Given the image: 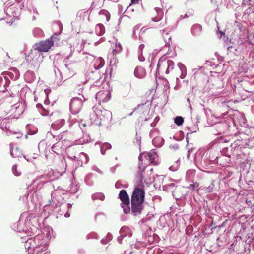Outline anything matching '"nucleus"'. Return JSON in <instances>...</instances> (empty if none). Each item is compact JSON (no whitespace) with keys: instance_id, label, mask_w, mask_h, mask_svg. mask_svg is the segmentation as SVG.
Returning a JSON list of instances; mask_svg holds the SVG:
<instances>
[{"instance_id":"obj_1","label":"nucleus","mask_w":254,"mask_h":254,"mask_svg":"<svg viewBox=\"0 0 254 254\" xmlns=\"http://www.w3.org/2000/svg\"><path fill=\"white\" fill-rule=\"evenodd\" d=\"M112 117L111 111L101 110L99 106L93 107L90 112L91 123L97 126H108L112 120Z\"/></svg>"},{"instance_id":"obj_2","label":"nucleus","mask_w":254,"mask_h":254,"mask_svg":"<svg viewBox=\"0 0 254 254\" xmlns=\"http://www.w3.org/2000/svg\"><path fill=\"white\" fill-rule=\"evenodd\" d=\"M143 158V155L140 154L138 157L139 163L138 166V171L137 172V174L136 175V186L135 188H140L144 189V184L145 183L148 184L149 183V181L151 182L152 180H154V178H152L153 179H152L151 177H145L146 175H151L153 171V168H150L149 170H147L145 172V173L146 174L143 175V173L144 172L147 167L146 164H143L142 162Z\"/></svg>"},{"instance_id":"obj_3","label":"nucleus","mask_w":254,"mask_h":254,"mask_svg":"<svg viewBox=\"0 0 254 254\" xmlns=\"http://www.w3.org/2000/svg\"><path fill=\"white\" fill-rule=\"evenodd\" d=\"M44 236L42 234H38L33 238H30L25 241L24 247L28 251V254H33V251L40 248L45 243Z\"/></svg>"},{"instance_id":"obj_4","label":"nucleus","mask_w":254,"mask_h":254,"mask_svg":"<svg viewBox=\"0 0 254 254\" xmlns=\"http://www.w3.org/2000/svg\"><path fill=\"white\" fill-rule=\"evenodd\" d=\"M175 64L173 61L161 57L159 59L157 66V72L166 74L169 73L174 68Z\"/></svg>"},{"instance_id":"obj_5","label":"nucleus","mask_w":254,"mask_h":254,"mask_svg":"<svg viewBox=\"0 0 254 254\" xmlns=\"http://www.w3.org/2000/svg\"><path fill=\"white\" fill-rule=\"evenodd\" d=\"M53 41L51 38L45 41H42L39 43H36L33 46L35 52H36V56H38V58L40 59L39 63L42 61L43 58L40 52H47L53 45Z\"/></svg>"},{"instance_id":"obj_6","label":"nucleus","mask_w":254,"mask_h":254,"mask_svg":"<svg viewBox=\"0 0 254 254\" xmlns=\"http://www.w3.org/2000/svg\"><path fill=\"white\" fill-rule=\"evenodd\" d=\"M204 152L203 150H199L195 154L194 161L197 167L201 170L207 169L210 165L209 161L206 158H203Z\"/></svg>"},{"instance_id":"obj_7","label":"nucleus","mask_w":254,"mask_h":254,"mask_svg":"<svg viewBox=\"0 0 254 254\" xmlns=\"http://www.w3.org/2000/svg\"><path fill=\"white\" fill-rule=\"evenodd\" d=\"M86 100L85 98L81 95V97H73L70 102V110L73 114H76L81 110L83 102Z\"/></svg>"},{"instance_id":"obj_8","label":"nucleus","mask_w":254,"mask_h":254,"mask_svg":"<svg viewBox=\"0 0 254 254\" xmlns=\"http://www.w3.org/2000/svg\"><path fill=\"white\" fill-rule=\"evenodd\" d=\"M145 192L143 188H135L131 196V201L143 202Z\"/></svg>"},{"instance_id":"obj_9","label":"nucleus","mask_w":254,"mask_h":254,"mask_svg":"<svg viewBox=\"0 0 254 254\" xmlns=\"http://www.w3.org/2000/svg\"><path fill=\"white\" fill-rule=\"evenodd\" d=\"M120 235L117 238V241L120 243H122V241L124 238L126 237L130 238L132 235V231L130 228L127 226H123L120 230Z\"/></svg>"},{"instance_id":"obj_10","label":"nucleus","mask_w":254,"mask_h":254,"mask_svg":"<svg viewBox=\"0 0 254 254\" xmlns=\"http://www.w3.org/2000/svg\"><path fill=\"white\" fill-rule=\"evenodd\" d=\"M10 123L8 118H0V128L5 131L8 135L12 134V131L10 129Z\"/></svg>"},{"instance_id":"obj_11","label":"nucleus","mask_w":254,"mask_h":254,"mask_svg":"<svg viewBox=\"0 0 254 254\" xmlns=\"http://www.w3.org/2000/svg\"><path fill=\"white\" fill-rule=\"evenodd\" d=\"M87 58L89 60H93V65L96 70L101 68L104 65V61L101 57L95 58L91 55H89Z\"/></svg>"},{"instance_id":"obj_12","label":"nucleus","mask_w":254,"mask_h":254,"mask_svg":"<svg viewBox=\"0 0 254 254\" xmlns=\"http://www.w3.org/2000/svg\"><path fill=\"white\" fill-rule=\"evenodd\" d=\"M95 98L99 102H106L110 98V93L108 91H100L96 93Z\"/></svg>"},{"instance_id":"obj_13","label":"nucleus","mask_w":254,"mask_h":254,"mask_svg":"<svg viewBox=\"0 0 254 254\" xmlns=\"http://www.w3.org/2000/svg\"><path fill=\"white\" fill-rule=\"evenodd\" d=\"M143 202H136L131 201V212L134 215H137L141 213L143 208Z\"/></svg>"},{"instance_id":"obj_14","label":"nucleus","mask_w":254,"mask_h":254,"mask_svg":"<svg viewBox=\"0 0 254 254\" xmlns=\"http://www.w3.org/2000/svg\"><path fill=\"white\" fill-rule=\"evenodd\" d=\"M3 75L11 80H16L18 79L20 73L17 68L12 67L10 68L8 71L5 72Z\"/></svg>"},{"instance_id":"obj_15","label":"nucleus","mask_w":254,"mask_h":254,"mask_svg":"<svg viewBox=\"0 0 254 254\" xmlns=\"http://www.w3.org/2000/svg\"><path fill=\"white\" fill-rule=\"evenodd\" d=\"M10 80L6 76L2 74L0 76V92H5L9 86Z\"/></svg>"},{"instance_id":"obj_16","label":"nucleus","mask_w":254,"mask_h":254,"mask_svg":"<svg viewBox=\"0 0 254 254\" xmlns=\"http://www.w3.org/2000/svg\"><path fill=\"white\" fill-rule=\"evenodd\" d=\"M164 13L162 9L160 8L156 7L153 13L152 21L158 22L161 20L163 17Z\"/></svg>"},{"instance_id":"obj_17","label":"nucleus","mask_w":254,"mask_h":254,"mask_svg":"<svg viewBox=\"0 0 254 254\" xmlns=\"http://www.w3.org/2000/svg\"><path fill=\"white\" fill-rule=\"evenodd\" d=\"M15 109V112L13 115V118H18L24 111V105L22 103H17L14 104V108Z\"/></svg>"},{"instance_id":"obj_18","label":"nucleus","mask_w":254,"mask_h":254,"mask_svg":"<svg viewBox=\"0 0 254 254\" xmlns=\"http://www.w3.org/2000/svg\"><path fill=\"white\" fill-rule=\"evenodd\" d=\"M48 177L47 175H42L38 177L34 181V183H37V189H41L43 187L44 184L49 181Z\"/></svg>"},{"instance_id":"obj_19","label":"nucleus","mask_w":254,"mask_h":254,"mask_svg":"<svg viewBox=\"0 0 254 254\" xmlns=\"http://www.w3.org/2000/svg\"><path fill=\"white\" fill-rule=\"evenodd\" d=\"M5 12L10 17H18L19 15L18 9L13 6H10L7 7L5 9Z\"/></svg>"},{"instance_id":"obj_20","label":"nucleus","mask_w":254,"mask_h":254,"mask_svg":"<svg viewBox=\"0 0 254 254\" xmlns=\"http://www.w3.org/2000/svg\"><path fill=\"white\" fill-rule=\"evenodd\" d=\"M202 30V27L199 24L193 25L191 28V33L194 37L200 36Z\"/></svg>"},{"instance_id":"obj_21","label":"nucleus","mask_w":254,"mask_h":254,"mask_svg":"<svg viewBox=\"0 0 254 254\" xmlns=\"http://www.w3.org/2000/svg\"><path fill=\"white\" fill-rule=\"evenodd\" d=\"M65 120L64 119H59L55 121L51 125V128L55 130L60 129L65 124Z\"/></svg>"},{"instance_id":"obj_22","label":"nucleus","mask_w":254,"mask_h":254,"mask_svg":"<svg viewBox=\"0 0 254 254\" xmlns=\"http://www.w3.org/2000/svg\"><path fill=\"white\" fill-rule=\"evenodd\" d=\"M90 13L88 10H81L78 12L77 16L83 21H89Z\"/></svg>"},{"instance_id":"obj_23","label":"nucleus","mask_w":254,"mask_h":254,"mask_svg":"<svg viewBox=\"0 0 254 254\" xmlns=\"http://www.w3.org/2000/svg\"><path fill=\"white\" fill-rule=\"evenodd\" d=\"M134 75L138 78H143L146 75V71L144 68L140 66H137L134 70Z\"/></svg>"},{"instance_id":"obj_24","label":"nucleus","mask_w":254,"mask_h":254,"mask_svg":"<svg viewBox=\"0 0 254 254\" xmlns=\"http://www.w3.org/2000/svg\"><path fill=\"white\" fill-rule=\"evenodd\" d=\"M156 154L154 152H148L144 154V158L148 160L151 164L157 165V163L155 161V159L156 158Z\"/></svg>"},{"instance_id":"obj_25","label":"nucleus","mask_w":254,"mask_h":254,"mask_svg":"<svg viewBox=\"0 0 254 254\" xmlns=\"http://www.w3.org/2000/svg\"><path fill=\"white\" fill-rule=\"evenodd\" d=\"M89 160L88 156L85 153L81 152L78 156V165L82 166L83 163L87 164Z\"/></svg>"},{"instance_id":"obj_26","label":"nucleus","mask_w":254,"mask_h":254,"mask_svg":"<svg viewBox=\"0 0 254 254\" xmlns=\"http://www.w3.org/2000/svg\"><path fill=\"white\" fill-rule=\"evenodd\" d=\"M24 78L26 82L32 83L36 78L35 73L32 71H27L24 74Z\"/></svg>"},{"instance_id":"obj_27","label":"nucleus","mask_w":254,"mask_h":254,"mask_svg":"<svg viewBox=\"0 0 254 254\" xmlns=\"http://www.w3.org/2000/svg\"><path fill=\"white\" fill-rule=\"evenodd\" d=\"M119 198L122 201V203L129 202V196L125 190H122L119 193Z\"/></svg>"},{"instance_id":"obj_28","label":"nucleus","mask_w":254,"mask_h":254,"mask_svg":"<svg viewBox=\"0 0 254 254\" xmlns=\"http://www.w3.org/2000/svg\"><path fill=\"white\" fill-rule=\"evenodd\" d=\"M26 230L27 228L25 226V221L23 220L22 218H20L16 224V231L21 232L26 231Z\"/></svg>"},{"instance_id":"obj_29","label":"nucleus","mask_w":254,"mask_h":254,"mask_svg":"<svg viewBox=\"0 0 254 254\" xmlns=\"http://www.w3.org/2000/svg\"><path fill=\"white\" fill-rule=\"evenodd\" d=\"M162 36L164 40L165 46L167 47H170V43L171 42V36L170 35L168 32L165 30L162 31Z\"/></svg>"},{"instance_id":"obj_30","label":"nucleus","mask_w":254,"mask_h":254,"mask_svg":"<svg viewBox=\"0 0 254 254\" xmlns=\"http://www.w3.org/2000/svg\"><path fill=\"white\" fill-rule=\"evenodd\" d=\"M72 207V205L70 203H67V204H60L59 206H57L54 208V211L55 212H59V214L63 215V214L64 213V211L61 212V209H64L67 208L68 209H69Z\"/></svg>"},{"instance_id":"obj_31","label":"nucleus","mask_w":254,"mask_h":254,"mask_svg":"<svg viewBox=\"0 0 254 254\" xmlns=\"http://www.w3.org/2000/svg\"><path fill=\"white\" fill-rule=\"evenodd\" d=\"M10 155L12 157H19L22 155L21 151L17 147L13 146L11 145H10Z\"/></svg>"},{"instance_id":"obj_32","label":"nucleus","mask_w":254,"mask_h":254,"mask_svg":"<svg viewBox=\"0 0 254 254\" xmlns=\"http://www.w3.org/2000/svg\"><path fill=\"white\" fill-rule=\"evenodd\" d=\"M152 143L155 146L160 147L164 143V139L160 136H155L152 140Z\"/></svg>"},{"instance_id":"obj_33","label":"nucleus","mask_w":254,"mask_h":254,"mask_svg":"<svg viewBox=\"0 0 254 254\" xmlns=\"http://www.w3.org/2000/svg\"><path fill=\"white\" fill-rule=\"evenodd\" d=\"M229 125L227 122H222L217 126V128L219 130L220 133L224 132L228 128Z\"/></svg>"},{"instance_id":"obj_34","label":"nucleus","mask_w":254,"mask_h":254,"mask_svg":"<svg viewBox=\"0 0 254 254\" xmlns=\"http://www.w3.org/2000/svg\"><path fill=\"white\" fill-rule=\"evenodd\" d=\"M105 29L104 25L102 24H98L95 27V32L97 35L101 36L104 34Z\"/></svg>"},{"instance_id":"obj_35","label":"nucleus","mask_w":254,"mask_h":254,"mask_svg":"<svg viewBox=\"0 0 254 254\" xmlns=\"http://www.w3.org/2000/svg\"><path fill=\"white\" fill-rule=\"evenodd\" d=\"M178 66L180 71L181 72V74L180 76V78L181 79H183L186 76V67L183 64H182L181 63H178Z\"/></svg>"},{"instance_id":"obj_36","label":"nucleus","mask_w":254,"mask_h":254,"mask_svg":"<svg viewBox=\"0 0 254 254\" xmlns=\"http://www.w3.org/2000/svg\"><path fill=\"white\" fill-rule=\"evenodd\" d=\"M40 250L38 249L37 251L36 254H49L50 252L48 250V245L44 244L41 246Z\"/></svg>"},{"instance_id":"obj_37","label":"nucleus","mask_w":254,"mask_h":254,"mask_svg":"<svg viewBox=\"0 0 254 254\" xmlns=\"http://www.w3.org/2000/svg\"><path fill=\"white\" fill-rule=\"evenodd\" d=\"M91 198L93 200H100L103 201L105 198V196L103 193L97 192L93 194Z\"/></svg>"},{"instance_id":"obj_38","label":"nucleus","mask_w":254,"mask_h":254,"mask_svg":"<svg viewBox=\"0 0 254 254\" xmlns=\"http://www.w3.org/2000/svg\"><path fill=\"white\" fill-rule=\"evenodd\" d=\"M111 148V145L109 143H104L100 147L101 153L104 154L106 150L110 149Z\"/></svg>"},{"instance_id":"obj_39","label":"nucleus","mask_w":254,"mask_h":254,"mask_svg":"<svg viewBox=\"0 0 254 254\" xmlns=\"http://www.w3.org/2000/svg\"><path fill=\"white\" fill-rule=\"evenodd\" d=\"M122 47L121 44L119 42H116L115 44V48L113 50V53L114 55L119 53L121 52Z\"/></svg>"},{"instance_id":"obj_40","label":"nucleus","mask_w":254,"mask_h":254,"mask_svg":"<svg viewBox=\"0 0 254 254\" xmlns=\"http://www.w3.org/2000/svg\"><path fill=\"white\" fill-rule=\"evenodd\" d=\"M121 206L123 208V210H124V212H125V213H128L130 212V208L129 207V203H126V202H124V203H121Z\"/></svg>"},{"instance_id":"obj_41","label":"nucleus","mask_w":254,"mask_h":254,"mask_svg":"<svg viewBox=\"0 0 254 254\" xmlns=\"http://www.w3.org/2000/svg\"><path fill=\"white\" fill-rule=\"evenodd\" d=\"M199 184L197 182H193L192 184H190L188 188L193 191H197L199 190Z\"/></svg>"},{"instance_id":"obj_42","label":"nucleus","mask_w":254,"mask_h":254,"mask_svg":"<svg viewBox=\"0 0 254 254\" xmlns=\"http://www.w3.org/2000/svg\"><path fill=\"white\" fill-rule=\"evenodd\" d=\"M180 165V159H178L177 161H175L174 164H173L169 167V169L172 171H177L179 168Z\"/></svg>"},{"instance_id":"obj_43","label":"nucleus","mask_w":254,"mask_h":254,"mask_svg":"<svg viewBox=\"0 0 254 254\" xmlns=\"http://www.w3.org/2000/svg\"><path fill=\"white\" fill-rule=\"evenodd\" d=\"M99 14L100 15H104L107 21H108L110 20V16L109 13L105 10H101L99 12Z\"/></svg>"},{"instance_id":"obj_44","label":"nucleus","mask_w":254,"mask_h":254,"mask_svg":"<svg viewBox=\"0 0 254 254\" xmlns=\"http://www.w3.org/2000/svg\"><path fill=\"white\" fill-rule=\"evenodd\" d=\"M174 122L178 126L182 125L184 122V118L181 116H177L174 119Z\"/></svg>"},{"instance_id":"obj_45","label":"nucleus","mask_w":254,"mask_h":254,"mask_svg":"<svg viewBox=\"0 0 254 254\" xmlns=\"http://www.w3.org/2000/svg\"><path fill=\"white\" fill-rule=\"evenodd\" d=\"M195 173V171L194 170H189L186 172V177L189 179H191L193 177H194Z\"/></svg>"},{"instance_id":"obj_46","label":"nucleus","mask_w":254,"mask_h":254,"mask_svg":"<svg viewBox=\"0 0 254 254\" xmlns=\"http://www.w3.org/2000/svg\"><path fill=\"white\" fill-rule=\"evenodd\" d=\"M97 238H98L97 235L95 232H91V233L88 234L86 236V239L87 240L92 239H97Z\"/></svg>"},{"instance_id":"obj_47","label":"nucleus","mask_w":254,"mask_h":254,"mask_svg":"<svg viewBox=\"0 0 254 254\" xmlns=\"http://www.w3.org/2000/svg\"><path fill=\"white\" fill-rule=\"evenodd\" d=\"M158 130L157 129H153L150 131L149 136L150 137H154L155 136H158Z\"/></svg>"},{"instance_id":"obj_48","label":"nucleus","mask_w":254,"mask_h":254,"mask_svg":"<svg viewBox=\"0 0 254 254\" xmlns=\"http://www.w3.org/2000/svg\"><path fill=\"white\" fill-rule=\"evenodd\" d=\"M141 142V137L140 135H139L137 133L136 134L135 137V141L134 143L136 144L137 145L140 146Z\"/></svg>"},{"instance_id":"obj_49","label":"nucleus","mask_w":254,"mask_h":254,"mask_svg":"<svg viewBox=\"0 0 254 254\" xmlns=\"http://www.w3.org/2000/svg\"><path fill=\"white\" fill-rule=\"evenodd\" d=\"M12 170L13 173L15 176H19L21 175V172L17 171V166L16 165H14L12 166Z\"/></svg>"},{"instance_id":"obj_50","label":"nucleus","mask_w":254,"mask_h":254,"mask_svg":"<svg viewBox=\"0 0 254 254\" xmlns=\"http://www.w3.org/2000/svg\"><path fill=\"white\" fill-rule=\"evenodd\" d=\"M166 190L173 191L175 188V184L174 183H170L166 186Z\"/></svg>"},{"instance_id":"obj_51","label":"nucleus","mask_w":254,"mask_h":254,"mask_svg":"<svg viewBox=\"0 0 254 254\" xmlns=\"http://www.w3.org/2000/svg\"><path fill=\"white\" fill-rule=\"evenodd\" d=\"M160 120V118L159 117H156L154 119V122L151 123L150 126L152 127H156L157 123L159 122Z\"/></svg>"},{"instance_id":"obj_52","label":"nucleus","mask_w":254,"mask_h":254,"mask_svg":"<svg viewBox=\"0 0 254 254\" xmlns=\"http://www.w3.org/2000/svg\"><path fill=\"white\" fill-rule=\"evenodd\" d=\"M33 33L35 36H40L42 34V31L41 29L39 28H36L34 30Z\"/></svg>"},{"instance_id":"obj_53","label":"nucleus","mask_w":254,"mask_h":254,"mask_svg":"<svg viewBox=\"0 0 254 254\" xmlns=\"http://www.w3.org/2000/svg\"><path fill=\"white\" fill-rule=\"evenodd\" d=\"M144 107V104L138 105L137 106L136 108H134V109L133 110V112L129 114V116L132 115L134 112H135L137 110H138V109H139L140 108H141V110H142L143 109Z\"/></svg>"},{"instance_id":"obj_54","label":"nucleus","mask_w":254,"mask_h":254,"mask_svg":"<svg viewBox=\"0 0 254 254\" xmlns=\"http://www.w3.org/2000/svg\"><path fill=\"white\" fill-rule=\"evenodd\" d=\"M38 132V129L36 128L33 127L30 128L28 131V134L29 135H34Z\"/></svg>"},{"instance_id":"obj_55","label":"nucleus","mask_w":254,"mask_h":254,"mask_svg":"<svg viewBox=\"0 0 254 254\" xmlns=\"http://www.w3.org/2000/svg\"><path fill=\"white\" fill-rule=\"evenodd\" d=\"M14 108V105H12L10 107V109L8 111V113L10 114V116L13 118V115L15 112V109Z\"/></svg>"},{"instance_id":"obj_56","label":"nucleus","mask_w":254,"mask_h":254,"mask_svg":"<svg viewBox=\"0 0 254 254\" xmlns=\"http://www.w3.org/2000/svg\"><path fill=\"white\" fill-rule=\"evenodd\" d=\"M102 83V81H101L100 79H98L91 86V88L93 89L95 87H97L100 85Z\"/></svg>"},{"instance_id":"obj_57","label":"nucleus","mask_w":254,"mask_h":254,"mask_svg":"<svg viewBox=\"0 0 254 254\" xmlns=\"http://www.w3.org/2000/svg\"><path fill=\"white\" fill-rule=\"evenodd\" d=\"M214 184L213 183H211L210 185H209L207 188L206 190H207V192H211L213 191V188H214Z\"/></svg>"},{"instance_id":"obj_58","label":"nucleus","mask_w":254,"mask_h":254,"mask_svg":"<svg viewBox=\"0 0 254 254\" xmlns=\"http://www.w3.org/2000/svg\"><path fill=\"white\" fill-rule=\"evenodd\" d=\"M25 0H16V1L20 4V8L22 9V8L24 7V1Z\"/></svg>"},{"instance_id":"obj_59","label":"nucleus","mask_w":254,"mask_h":254,"mask_svg":"<svg viewBox=\"0 0 254 254\" xmlns=\"http://www.w3.org/2000/svg\"><path fill=\"white\" fill-rule=\"evenodd\" d=\"M42 111H41V113L42 114V115L43 116H47L49 114V111H47V110H45L44 109H42Z\"/></svg>"},{"instance_id":"obj_60","label":"nucleus","mask_w":254,"mask_h":254,"mask_svg":"<svg viewBox=\"0 0 254 254\" xmlns=\"http://www.w3.org/2000/svg\"><path fill=\"white\" fill-rule=\"evenodd\" d=\"M138 59L141 62H143L145 60V58L142 55V53H139Z\"/></svg>"},{"instance_id":"obj_61","label":"nucleus","mask_w":254,"mask_h":254,"mask_svg":"<svg viewBox=\"0 0 254 254\" xmlns=\"http://www.w3.org/2000/svg\"><path fill=\"white\" fill-rule=\"evenodd\" d=\"M198 130V127H194L192 129L191 128L190 129V133H192L193 132H196Z\"/></svg>"},{"instance_id":"obj_62","label":"nucleus","mask_w":254,"mask_h":254,"mask_svg":"<svg viewBox=\"0 0 254 254\" xmlns=\"http://www.w3.org/2000/svg\"><path fill=\"white\" fill-rule=\"evenodd\" d=\"M72 187H73V188H74V189L73 190H70L71 192L75 193L77 191L78 187L77 185H75V186H73Z\"/></svg>"},{"instance_id":"obj_63","label":"nucleus","mask_w":254,"mask_h":254,"mask_svg":"<svg viewBox=\"0 0 254 254\" xmlns=\"http://www.w3.org/2000/svg\"><path fill=\"white\" fill-rule=\"evenodd\" d=\"M92 169L100 174H102L101 171L97 167V166H93Z\"/></svg>"},{"instance_id":"obj_64","label":"nucleus","mask_w":254,"mask_h":254,"mask_svg":"<svg viewBox=\"0 0 254 254\" xmlns=\"http://www.w3.org/2000/svg\"><path fill=\"white\" fill-rule=\"evenodd\" d=\"M109 241L106 239V238H103L101 240V243L102 244H107Z\"/></svg>"}]
</instances>
